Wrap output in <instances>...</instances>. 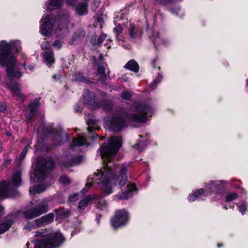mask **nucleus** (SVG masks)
<instances>
[{
  "label": "nucleus",
  "mask_w": 248,
  "mask_h": 248,
  "mask_svg": "<svg viewBox=\"0 0 248 248\" xmlns=\"http://www.w3.org/2000/svg\"><path fill=\"white\" fill-rule=\"evenodd\" d=\"M113 30L115 33L116 37L117 38V39H119V35L123 31L122 27L120 25H117Z\"/></svg>",
  "instance_id": "obj_38"
},
{
  "label": "nucleus",
  "mask_w": 248,
  "mask_h": 248,
  "mask_svg": "<svg viewBox=\"0 0 248 248\" xmlns=\"http://www.w3.org/2000/svg\"><path fill=\"white\" fill-rule=\"evenodd\" d=\"M238 197V194L234 192H229L226 194L225 199L226 202H230Z\"/></svg>",
  "instance_id": "obj_33"
},
{
  "label": "nucleus",
  "mask_w": 248,
  "mask_h": 248,
  "mask_svg": "<svg viewBox=\"0 0 248 248\" xmlns=\"http://www.w3.org/2000/svg\"><path fill=\"white\" fill-rule=\"evenodd\" d=\"M37 217H39L48 212L49 206L47 203H41L34 207H33Z\"/></svg>",
  "instance_id": "obj_21"
},
{
  "label": "nucleus",
  "mask_w": 248,
  "mask_h": 248,
  "mask_svg": "<svg viewBox=\"0 0 248 248\" xmlns=\"http://www.w3.org/2000/svg\"><path fill=\"white\" fill-rule=\"evenodd\" d=\"M62 30V29L61 27V26L60 25H59V26L58 27L57 31H61Z\"/></svg>",
  "instance_id": "obj_62"
},
{
  "label": "nucleus",
  "mask_w": 248,
  "mask_h": 248,
  "mask_svg": "<svg viewBox=\"0 0 248 248\" xmlns=\"http://www.w3.org/2000/svg\"><path fill=\"white\" fill-rule=\"evenodd\" d=\"M84 160V157L82 155H78V163Z\"/></svg>",
  "instance_id": "obj_57"
},
{
  "label": "nucleus",
  "mask_w": 248,
  "mask_h": 248,
  "mask_svg": "<svg viewBox=\"0 0 248 248\" xmlns=\"http://www.w3.org/2000/svg\"><path fill=\"white\" fill-rule=\"evenodd\" d=\"M7 57L3 56L0 59V66L6 67V74L9 78L7 82H17L14 79H18L22 76V73L15 70L16 65V60L13 58L7 59Z\"/></svg>",
  "instance_id": "obj_4"
},
{
  "label": "nucleus",
  "mask_w": 248,
  "mask_h": 248,
  "mask_svg": "<svg viewBox=\"0 0 248 248\" xmlns=\"http://www.w3.org/2000/svg\"><path fill=\"white\" fill-rule=\"evenodd\" d=\"M55 16L51 14L50 16L46 15V21L41 25L40 27V32L45 36H51L52 33L54 22H62L63 23H67L62 20H57L55 19Z\"/></svg>",
  "instance_id": "obj_8"
},
{
  "label": "nucleus",
  "mask_w": 248,
  "mask_h": 248,
  "mask_svg": "<svg viewBox=\"0 0 248 248\" xmlns=\"http://www.w3.org/2000/svg\"><path fill=\"white\" fill-rule=\"evenodd\" d=\"M46 186L44 184L36 185L34 186L33 190L34 193H41L44 192L46 189Z\"/></svg>",
  "instance_id": "obj_32"
},
{
  "label": "nucleus",
  "mask_w": 248,
  "mask_h": 248,
  "mask_svg": "<svg viewBox=\"0 0 248 248\" xmlns=\"http://www.w3.org/2000/svg\"><path fill=\"white\" fill-rule=\"evenodd\" d=\"M68 6L73 8L76 14H78V0H65Z\"/></svg>",
  "instance_id": "obj_35"
},
{
  "label": "nucleus",
  "mask_w": 248,
  "mask_h": 248,
  "mask_svg": "<svg viewBox=\"0 0 248 248\" xmlns=\"http://www.w3.org/2000/svg\"><path fill=\"white\" fill-rule=\"evenodd\" d=\"M156 84V81L155 80H154L153 81V82L151 84V87H153Z\"/></svg>",
  "instance_id": "obj_60"
},
{
  "label": "nucleus",
  "mask_w": 248,
  "mask_h": 248,
  "mask_svg": "<svg viewBox=\"0 0 248 248\" xmlns=\"http://www.w3.org/2000/svg\"><path fill=\"white\" fill-rule=\"evenodd\" d=\"M77 163H78V156L77 157H75L74 158L72 163H69V162L68 163H66V164L64 166L65 167H68L73 166V165L74 164H77Z\"/></svg>",
  "instance_id": "obj_53"
},
{
  "label": "nucleus",
  "mask_w": 248,
  "mask_h": 248,
  "mask_svg": "<svg viewBox=\"0 0 248 248\" xmlns=\"http://www.w3.org/2000/svg\"><path fill=\"white\" fill-rule=\"evenodd\" d=\"M247 207L245 203H243L242 205L239 206V210L242 214H244L246 210Z\"/></svg>",
  "instance_id": "obj_52"
},
{
  "label": "nucleus",
  "mask_w": 248,
  "mask_h": 248,
  "mask_svg": "<svg viewBox=\"0 0 248 248\" xmlns=\"http://www.w3.org/2000/svg\"><path fill=\"white\" fill-rule=\"evenodd\" d=\"M97 201L101 203L102 200L100 197L95 195L86 196L78 203V213L83 212L87 205L91 202Z\"/></svg>",
  "instance_id": "obj_13"
},
{
  "label": "nucleus",
  "mask_w": 248,
  "mask_h": 248,
  "mask_svg": "<svg viewBox=\"0 0 248 248\" xmlns=\"http://www.w3.org/2000/svg\"><path fill=\"white\" fill-rule=\"evenodd\" d=\"M12 186L10 183L7 182H2L0 183V199H5L8 197L14 198L17 196H11V191Z\"/></svg>",
  "instance_id": "obj_16"
},
{
  "label": "nucleus",
  "mask_w": 248,
  "mask_h": 248,
  "mask_svg": "<svg viewBox=\"0 0 248 248\" xmlns=\"http://www.w3.org/2000/svg\"><path fill=\"white\" fill-rule=\"evenodd\" d=\"M129 34L131 38H134L136 37V33L135 31V28L132 26L130 27Z\"/></svg>",
  "instance_id": "obj_51"
},
{
  "label": "nucleus",
  "mask_w": 248,
  "mask_h": 248,
  "mask_svg": "<svg viewBox=\"0 0 248 248\" xmlns=\"http://www.w3.org/2000/svg\"><path fill=\"white\" fill-rule=\"evenodd\" d=\"M4 208L0 204V217L4 214Z\"/></svg>",
  "instance_id": "obj_56"
},
{
  "label": "nucleus",
  "mask_w": 248,
  "mask_h": 248,
  "mask_svg": "<svg viewBox=\"0 0 248 248\" xmlns=\"http://www.w3.org/2000/svg\"><path fill=\"white\" fill-rule=\"evenodd\" d=\"M62 0H50L47 5V8L48 10H58L56 16H55V19L62 20L64 22L69 21V12L67 10H61Z\"/></svg>",
  "instance_id": "obj_7"
},
{
  "label": "nucleus",
  "mask_w": 248,
  "mask_h": 248,
  "mask_svg": "<svg viewBox=\"0 0 248 248\" xmlns=\"http://www.w3.org/2000/svg\"><path fill=\"white\" fill-rule=\"evenodd\" d=\"M124 67L134 72H138L139 70L138 63L134 60H130L124 66Z\"/></svg>",
  "instance_id": "obj_24"
},
{
  "label": "nucleus",
  "mask_w": 248,
  "mask_h": 248,
  "mask_svg": "<svg viewBox=\"0 0 248 248\" xmlns=\"http://www.w3.org/2000/svg\"><path fill=\"white\" fill-rule=\"evenodd\" d=\"M69 76L71 77V79L73 81H78V71H77V67L76 66H73L70 72Z\"/></svg>",
  "instance_id": "obj_31"
},
{
  "label": "nucleus",
  "mask_w": 248,
  "mask_h": 248,
  "mask_svg": "<svg viewBox=\"0 0 248 248\" xmlns=\"http://www.w3.org/2000/svg\"><path fill=\"white\" fill-rule=\"evenodd\" d=\"M96 77V80L101 82H104L106 80L107 77L105 74V68L103 66L98 65Z\"/></svg>",
  "instance_id": "obj_23"
},
{
  "label": "nucleus",
  "mask_w": 248,
  "mask_h": 248,
  "mask_svg": "<svg viewBox=\"0 0 248 248\" xmlns=\"http://www.w3.org/2000/svg\"><path fill=\"white\" fill-rule=\"evenodd\" d=\"M21 171L20 170H16L13 174L12 179L8 181L12 186L11 191V196H19L20 192L17 189V187L21 185L22 178Z\"/></svg>",
  "instance_id": "obj_10"
},
{
  "label": "nucleus",
  "mask_w": 248,
  "mask_h": 248,
  "mask_svg": "<svg viewBox=\"0 0 248 248\" xmlns=\"http://www.w3.org/2000/svg\"><path fill=\"white\" fill-rule=\"evenodd\" d=\"M12 162V159L11 158H9L8 156L6 158H5L3 159V162L2 163V165L6 167L7 166L9 165Z\"/></svg>",
  "instance_id": "obj_49"
},
{
  "label": "nucleus",
  "mask_w": 248,
  "mask_h": 248,
  "mask_svg": "<svg viewBox=\"0 0 248 248\" xmlns=\"http://www.w3.org/2000/svg\"><path fill=\"white\" fill-rule=\"evenodd\" d=\"M41 98H36L32 102L30 103L28 108L31 112H37V108L40 105V101Z\"/></svg>",
  "instance_id": "obj_28"
},
{
  "label": "nucleus",
  "mask_w": 248,
  "mask_h": 248,
  "mask_svg": "<svg viewBox=\"0 0 248 248\" xmlns=\"http://www.w3.org/2000/svg\"><path fill=\"white\" fill-rule=\"evenodd\" d=\"M20 49L21 47L18 42L14 41L8 43L6 41L2 40L0 42V59L4 56L7 57V59L13 58L17 60L12 51L14 50L16 52H18Z\"/></svg>",
  "instance_id": "obj_6"
},
{
  "label": "nucleus",
  "mask_w": 248,
  "mask_h": 248,
  "mask_svg": "<svg viewBox=\"0 0 248 248\" xmlns=\"http://www.w3.org/2000/svg\"><path fill=\"white\" fill-rule=\"evenodd\" d=\"M153 33L154 36H155L156 38L154 39L153 37H152L151 39L155 45L156 43L159 42L161 39L159 38V33L157 31H155ZM154 37H155V36H154Z\"/></svg>",
  "instance_id": "obj_45"
},
{
  "label": "nucleus",
  "mask_w": 248,
  "mask_h": 248,
  "mask_svg": "<svg viewBox=\"0 0 248 248\" xmlns=\"http://www.w3.org/2000/svg\"><path fill=\"white\" fill-rule=\"evenodd\" d=\"M128 220L127 213L124 210L116 212L114 216L111 220V224L113 228L117 229L126 223Z\"/></svg>",
  "instance_id": "obj_9"
},
{
  "label": "nucleus",
  "mask_w": 248,
  "mask_h": 248,
  "mask_svg": "<svg viewBox=\"0 0 248 248\" xmlns=\"http://www.w3.org/2000/svg\"><path fill=\"white\" fill-rule=\"evenodd\" d=\"M14 224V221L11 219H6L4 222L0 223V234H3L9 230Z\"/></svg>",
  "instance_id": "obj_22"
},
{
  "label": "nucleus",
  "mask_w": 248,
  "mask_h": 248,
  "mask_svg": "<svg viewBox=\"0 0 248 248\" xmlns=\"http://www.w3.org/2000/svg\"><path fill=\"white\" fill-rule=\"evenodd\" d=\"M121 96L124 100H129L132 96L131 93L128 91H124L121 94Z\"/></svg>",
  "instance_id": "obj_41"
},
{
  "label": "nucleus",
  "mask_w": 248,
  "mask_h": 248,
  "mask_svg": "<svg viewBox=\"0 0 248 248\" xmlns=\"http://www.w3.org/2000/svg\"><path fill=\"white\" fill-rule=\"evenodd\" d=\"M83 99L84 103L88 105L91 108H95L98 104L95 100V95L88 90H85L83 93Z\"/></svg>",
  "instance_id": "obj_14"
},
{
  "label": "nucleus",
  "mask_w": 248,
  "mask_h": 248,
  "mask_svg": "<svg viewBox=\"0 0 248 248\" xmlns=\"http://www.w3.org/2000/svg\"><path fill=\"white\" fill-rule=\"evenodd\" d=\"M45 62L48 66L52 65L54 63L55 60L54 54L52 51H47L42 53Z\"/></svg>",
  "instance_id": "obj_20"
},
{
  "label": "nucleus",
  "mask_w": 248,
  "mask_h": 248,
  "mask_svg": "<svg viewBox=\"0 0 248 248\" xmlns=\"http://www.w3.org/2000/svg\"><path fill=\"white\" fill-rule=\"evenodd\" d=\"M74 110L75 111V112H78V105L75 106Z\"/></svg>",
  "instance_id": "obj_64"
},
{
  "label": "nucleus",
  "mask_w": 248,
  "mask_h": 248,
  "mask_svg": "<svg viewBox=\"0 0 248 248\" xmlns=\"http://www.w3.org/2000/svg\"><path fill=\"white\" fill-rule=\"evenodd\" d=\"M131 110L134 113H130V116L124 110L117 112L108 124L109 128L113 131H120L126 126V121L144 122L146 120V116H151L153 113L150 107L137 102L133 104Z\"/></svg>",
  "instance_id": "obj_2"
},
{
  "label": "nucleus",
  "mask_w": 248,
  "mask_h": 248,
  "mask_svg": "<svg viewBox=\"0 0 248 248\" xmlns=\"http://www.w3.org/2000/svg\"><path fill=\"white\" fill-rule=\"evenodd\" d=\"M83 2L78 3V15L82 16L88 13V3L89 0H83Z\"/></svg>",
  "instance_id": "obj_25"
},
{
  "label": "nucleus",
  "mask_w": 248,
  "mask_h": 248,
  "mask_svg": "<svg viewBox=\"0 0 248 248\" xmlns=\"http://www.w3.org/2000/svg\"><path fill=\"white\" fill-rule=\"evenodd\" d=\"M146 145L144 142L140 141L135 145V147L139 151L141 152L145 148Z\"/></svg>",
  "instance_id": "obj_43"
},
{
  "label": "nucleus",
  "mask_w": 248,
  "mask_h": 248,
  "mask_svg": "<svg viewBox=\"0 0 248 248\" xmlns=\"http://www.w3.org/2000/svg\"><path fill=\"white\" fill-rule=\"evenodd\" d=\"M112 40L110 39H107L106 40V43L105 44V46L108 48L111 47V43Z\"/></svg>",
  "instance_id": "obj_55"
},
{
  "label": "nucleus",
  "mask_w": 248,
  "mask_h": 248,
  "mask_svg": "<svg viewBox=\"0 0 248 248\" xmlns=\"http://www.w3.org/2000/svg\"><path fill=\"white\" fill-rule=\"evenodd\" d=\"M53 159L51 156H46L39 160L34 170L33 175L30 174L31 180L34 182H40L44 180L47 174L55 167Z\"/></svg>",
  "instance_id": "obj_3"
},
{
  "label": "nucleus",
  "mask_w": 248,
  "mask_h": 248,
  "mask_svg": "<svg viewBox=\"0 0 248 248\" xmlns=\"http://www.w3.org/2000/svg\"><path fill=\"white\" fill-rule=\"evenodd\" d=\"M153 2L155 4L160 3L162 2V0H153Z\"/></svg>",
  "instance_id": "obj_59"
},
{
  "label": "nucleus",
  "mask_w": 248,
  "mask_h": 248,
  "mask_svg": "<svg viewBox=\"0 0 248 248\" xmlns=\"http://www.w3.org/2000/svg\"><path fill=\"white\" fill-rule=\"evenodd\" d=\"M7 106L4 101H0V112L6 113L7 111Z\"/></svg>",
  "instance_id": "obj_42"
},
{
  "label": "nucleus",
  "mask_w": 248,
  "mask_h": 248,
  "mask_svg": "<svg viewBox=\"0 0 248 248\" xmlns=\"http://www.w3.org/2000/svg\"><path fill=\"white\" fill-rule=\"evenodd\" d=\"M59 182L64 185H69L70 184L69 178L65 175H63L60 177Z\"/></svg>",
  "instance_id": "obj_36"
},
{
  "label": "nucleus",
  "mask_w": 248,
  "mask_h": 248,
  "mask_svg": "<svg viewBox=\"0 0 248 248\" xmlns=\"http://www.w3.org/2000/svg\"><path fill=\"white\" fill-rule=\"evenodd\" d=\"M34 243V248H49L46 237L43 239L35 240Z\"/></svg>",
  "instance_id": "obj_27"
},
{
  "label": "nucleus",
  "mask_w": 248,
  "mask_h": 248,
  "mask_svg": "<svg viewBox=\"0 0 248 248\" xmlns=\"http://www.w3.org/2000/svg\"><path fill=\"white\" fill-rule=\"evenodd\" d=\"M62 74L60 73H58L57 74L54 75L52 77V78L54 79L55 81H59L62 78Z\"/></svg>",
  "instance_id": "obj_54"
},
{
  "label": "nucleus",
  "mask_w": 248,
  "mask_h": 248,
  "mask_svg": "<svg viewBox=\"0 0 248 248\" xmlns=\"http://www.w3.org/2000/svg\"><path fill=\"white\" fill-rule=\"evenodd\" d=\"M49 248H56L62 243L64 238L60 232H56L46 237Z\"/></svg>",
  "instance_id": "obj_11"
},
{
  "label": "nucleus",
  "mask_w": 248,
  "mask_h": 248,
  "mask_svg": "<svg viewBox=\"0 0 248 248\" xmlns=\"http://www.w3.org/2000/svg\"><path fill=\"white\" fill-rule=\"evenodd\" d=\"M76 37H78V36H77V34H76V33H75V34H74L73 37V40H76Z\"/></svg>",
  "instance_id": "obj_63"
},
{
  "label": "nucleus",
  "mask_w": 248,
  "mask_h": 248,
  "mask_svg": "<svg viewBox=\"0 0 248 248\" xmlns=\"http://www.w3.org/2000/svg\"><path fill=\"white\" fill-rule=\"evenodd\" d=\"M107 35L105 33H101L97 39V46H99L105 39H106Z\"/></svg>",
  "instance_id": "obj_39"
},
{
  "label": "nucleus",
  "mask_w": 248,
  "mask_h": 248,
  "mask_svg": "<svg viewBox=\"0 0 248 248\" xmlns=\"http://www.w3.org/2000/svg\"><path fill=\"white\" fill-rule=\"evenodd\" d=\"M78 151L80 150V147L85 146L86 147L89 145V143L87 142V140L84 135H78Z\"/></svg>",
  "instance_id": "obj_29"
},
{
  "label": "nucleus",
  "mask_w": 248,
  "mask_h": 248,
  "mask_svg": "<svg viewBox=\"0 0 248 248\" xmlns=\"http://www.w3.org/2000/svg\"><path fill=\"white\" fill-rule=\"evenodd\" d=\"M28 152V151H27V148H24L22 152L20 153V154H19V160L20 161H22L26 155H27V153Z\"/></svg>",
  "instance_id": "obj_44"
},
{
  "label": "nucleus",
  "mask_w": 248,
  "mask_h": 248,
  "mask_svg": "<svg viewBox=\"0 0 248 248\" xmlns=\"http://www.w3.org/2000/svg\"><path fill=\"white\" fill-rule=\"evenodd\" d=\"M8 88L13 93L14 96L16 97V100L21 99L24 101V95L22 93V85L18 81L12 82H6Z\"/></svg>",
  "instance_id": "obj_12"
},
{
  "label": "nucleus",
  "mask_w": 248,
  "mask_h": 248,
  "mask_svg": "<svg viewBox=\"0 0 248 248\" xmlns=\"http://www.w3.org/2000/svg\"><path fill=\"white\" fill-rule=\"evenodd\" d=\"M136 190L135 185L130 184L127 185V190L125 192H122L116 196L117 200H126L133 195V192Z\"/></svg>",
  "instance_id": "obj_19"
},
{
  "label": "nucleus",
  "mask_w": 248,
  "mask_h": 248,
  "mask_svg": "<svg viewBox=\"0 0 248 248\" xmlns=\"http://www.w3.org/2000/svg\"><path fill=\"white\" fill-rule=\"evenodd\" d=\"M34 228V224L32 222H28L24 226V229L31 230Z\"/></svg>",
  "instance_id": "obj_50"
},
{
  "label": "nucleus",
  "mask_w": 248,
  "mask_h": 248,
  "mask_svg": "<svg viewBox=\"0 0 248 248\" xmlns=\"http://www.w3.org/2000/svg\"><path fill=\"white\" fill-rule=\"evenodd\" d=\"M25 148H27V151H28L29 148H31L30 143H28Z\"/></svg>",
  "instance_id": "obj_61"
},
{
  "label": "nucleus",
  "mask_w": 248,
  "mask_h": 248,
  "mask_svg": "<svg viewBox=\"0 0 248 248\" xmlns=\"http://www.w3.org/2000/svg\"><path fill=\"white\" fill-rule=\"evenodd\" d=\"M22 214L24 218L26 219H31L38 217L33 208L23 211Z\"/></svg>",
  "instance_id": "obj_26"
},
{
  "label": "nucleus",
  "mask_w": 248,
  "mask_h": 248,
  "mask_svg": "<svg viewBox=\"0 0 248 248\" xmlns=\"http://www.w3.org/2000/svg\"><path fill=\"white\" fill-rule=\"evenodd\" d=\"M78 200V193H75L73 195H70L68 202H74Z\"/></svg>",
  "instance_id": "obj_47"
},
{
  "label": "nucleus",
  "mask_w": 248,
  "mask_h": 248,
  "mask_svg": "<svg viewBox=\"0 0 248 248\" xmlns=\"http://www.w3.org/2000/svg\"><path fill=\"white\" fill-rule=\"evenodd\" d=\"M80 36L83 37L85 35V32L84 31H80ZM78 37H79V35H78Z\"/></svg>",
  "instance_id": "obj_58"
},
{
  "label": "nucleus",
  "mask_w": 248,
  "mask_h": 248,
  "mask_svg": "<svg viewBox=\"0 0 248 248\" xmlns=\"http://www.w3.org/2000/svg\"><path fill=\"white\" fill-rule=\"evenodd\" d=\"M63 132L61 129H56L52 139V142L55 147L60 146L64 143Z\"/></svg>",
  "instance_id": "obj_18"
},
{
  "label": "nucleus",
  "mask_w": 248,
  "mask_h": 248,
  "mask_svg": "<svg viewBox=\"0 0 248 248\" xmlns=\"http://www.w3.org/2000/svg\"><path fill=\"white\" fill-rule=\"evenodd\" d=\"M122 145L121 138L112 137L106 145L100 147V152L103 159L104 167L100 170H97L88 178L87 184L81 191L82 194H85L91 186L95 184L100 185L101 188L106 194L112 193V184L115 185L118 183L120 187L125 184L127 178V166L113 165L111 167L108 165Z\"/></svg>",
  "instance_id": "obj_1"
},
{
  "label": "nucleus",
  "mask_w": 248,
  "mask_h": 248,
  "mask_svg": "<svg viewBox=\"0 0 248 248\" xmlns=\"http://www.w3.org/2000/svg\"><path fill=\"white\" fill-rule=\"evenodd\" d=\"M222 184L223 181H210L208 183L205 184L206 192L203 188L199 189L193 194H189L188 196V200L189 202H194L197 199L204 200L207 197L208 192H213L217 190L218 187Z\"/></svg>",
  "instance_id": "obj_5"
},
{
  "label": "nucleus",
  "mask_w": 248,
  "mask_h": 248,
  "mask_svg": "<svg viewBox=\"0 0 248 248\" xmlns=\"http://www.w3.org/2000/svg\"><path fill=\"white\" fill-rule=\"evenodd\" d=\"M37 112H31V111H30L29 113H27L25 114V118L28 122H34L35 118V116L37 114Z\"/></svg>",
  "instance_id": "obj_34"
},
{
  "label": "nucleus",
  "mask_w": 248,
  "mask_h": 248,
  "mask_svg": "<svg viewBox=\"0 0 248 248\" xmlns=\"http://www.w3.org/2000/svg\"><path fill=\"white\" fill-rule=\"evenodd\" d=\"M52 46L57 48L58 49H60L62 46L61 41L58 39L56 40L52 44Z\"/></svg>",
  "instance_id": "obj_48"
},
{
  "label": "nucleus",
  "mask_w": 248,
  "mask_h": 248,
  "mask_svg": "<svg viewBox=\"0 0 248 248\" xmlns=\"http://www.w3.org/2000/svg\"><path fill=\"white\" fill-rule=\"evenodd\" d=\"M54 213L51 212L36 219L34 223L38 227H45L51 224L54 221Z\"/></svg>",
  "instance_id": "obj_15"
},
{
  "label": "nucleus",
  "mask_w": 248,
  "mask_h": 248,
  "mask_svg": "<svg viewBox=\"0 0 248 248\" xmlns=\"http://www.w3.org/2000/svg\"><path fill=\"white\" fill-rule=\"evenodd\" d=\"M78 147V135H76L72 142L70 144L69 148L72 150H74L75 148Z\"/></svg>",
  "instance_id": "obj_40"
},
{
  "label": "nucleus",
  "mask_w": 248,
  "mask_h": 248,
  "mask_svg": "<svg viewBox=\"0 0 248 248\" xmlns=\"http://www.w3.org/2000/svg\"><path fill=\"white\" fill-rule=\"evenodd\" d=\"M90 43L93 46H97V39L95 35H92L89 37Z\"/></svg>",
  "instance_id": "obj_46"
},
{
  "label": "nucleus",
  "mask_w": 248,
  "mask_h": 248,
  "mask_svg": "<svg viewBox=\"0 0 248 248\" xmlns=\"http://www.w3.org/2000/svg\"><path fill=\"white\" fill-rule=\"evenodd\" d=\"M101 107L105 110H111L112 108V105L110 101L104 102L103 104L101 105Z\"/></svg>",
  "instance_id": "obj_37"
},
{
  "label": "nucleus",
  "mask_w": 248,
  "mask_h": 248,
  "mask_svg": "<svg viewBox=\"0 0 248 248\" xmlns=\"http://www.w3.org/2000/svg\"><path fill=\"white\" fill-rule=\"evenodd\" d=\"M57 129H54L51 126H44L42 128V133L46 136L52 135L55 133V131Z\"/></svg>",
  "instance_id": "obj_30"
},
{
  "label": "nucleus",
  "mask_w": 248,
  "mask_h": 248,
  "mask_svg": "<svg viewBox=\"0 0 248 248\" xmlns=\"http://www.w3.org/2000/svg\"><path fill=\"white\" fill-rule=\"evenodd\" d=\"M54 211L56 215V221L60 222L62 219L67 218L71 214V211L63 207L55 209Z\"/></svg>",
  "instance_id": "obj_17"
}]
</instances>
